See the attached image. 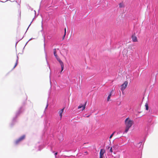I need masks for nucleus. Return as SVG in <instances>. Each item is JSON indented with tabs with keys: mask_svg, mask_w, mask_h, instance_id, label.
<instances>
[{
	"mask_svg": "<svg viewBox=\"0 0 158 158\" xmlns=\"http://www.w3.org/2000/svg\"><path fill=\"white\" fill-rule=\"evenodd\" d=\"M131 50V48H128L124 49L122 52V54L123 56L127 57L128 55H130L131 54L130 51Z\"/></svg>",
	"mask_w": 158,
	"mask_h": 158,
	"instance_id": "f03ea898",
	"label": "nucleus"
},
{
	"mask_svg": "<svg viewBox=\"0 0 158 158\" xmlns=\"http://www.w3.org/2000/svg\"><path fill=\"white\" fill-rule=\"evenodd\" d=\"M85 153H86L87 154H88V153L87 152H85Z\"/></svg>",
	"mask_w": 158,
	"mask_h": 158,
	"instance_id": "aec40b11",
	"label": "nucleus"
},
{
	"mask_svg": "<svg viewBox=\"0 0 158 158\" xmlns=\"http://www.w3.org/2000/svg\"><path fill=\"white\" fill-rule=\"evenodd\" d=\"M86 103H87V102H85V103L84 105H82L81 104L78 106V109H80L81 108H82V110H84L85 109V106H86Z\"/></svg>",
	"mask_w": 158,
	"mask_h": 158,
	"instance_id": "6e6552de",
	"label": "nucleus"
},
{
	"mask_svg": "<svg viewBox=\"0 0 158 158\" xmlns=\"http://www.w3.org/2000/svg\"><path fill=\"white\" fill-rule=\"evenodd\" d=\"M128 83V81H126L124 82V83L121 85V89L122 91H123L127 87Z\"/></svg>",
	"mask_w": 158,
	"mask_h": 158,
	"instance_id": "20e7f679",
	"label": "nucleus"
},
{
	"mask_svg": "<svg viewBox=\"0 0 158 158\" xmlns=\"http://www.w3.org/2000/svg\"><path fill=\"white\" fill-rule=\"evenodd\" d=\"M109 148H110V147H108V149H109Z\"/></svg>",
	"mask_w": 158,
	"mask_h": 158,
	"instance_id": "4be33fe9",
	"label": "nucleus"
},
{
	"mask_svg": "<svg viewBox=\"0 0 158 158\" xmlns=\"http://www.w3.org/2000/svg\"><path fill=\"white\" fill-rule=\"evenodd\" d=\"M105 152V149H102L100 150V157L99 158H103L104 157V154Z\"/></svg>",
	"mask_w": 158,
	"mask_h": 158,
	"instance_id": "423d86ee",
	"label": "nucleus"
},
{
	"mask_svg": "<svg viewBox=\"0 0 158 158\" xmlns=\"http://www.w3.org/2000/svg\"><path fill=\"white\" fill-rule=\"evenodd\" d=\"M145 107H146V110H148V104L147 103L145 104Z\"/></svg>",
	"mask_w": 158,
	"mask_h": 158,
	"instance_id": "f8f14e48",
	"label": "nucleus"
},
{
	"mask_svg": "<svg viewBox=\"0 0 158 158\" xmlns=\"http://www.w3.org/2000/svg\"><path fill=\"white\" fill-rule=\"evenodd\" d=\"M48 106V105H47L46 108H47Z\"/></svg>",
	"mask_w": 158,
	"mask_h": 158,
	"instance_id": "412c9836",
	"label": "nucleus"
},
{
	"mask_svg": "<svg viewBox=\"0 0 158 158\" xmlns=\"http://www.w3.org/2000/svg\"><path fill=\"white\" fill-rule=\"evenodd\" d=\"M64 108H63L59 111V115L60 116L61 118H62V113L64 111Z\"/></svg>",
	"mask_w": 158,
	"mask_h": 158,
	"instance_id": "1a4fd4ad",
	"label": "nucleus"
},
{
	"mask_svg": "<svg viewBox=\"0 0 158 158\" xmlns=\"http://www.w3.org/2000/svg\"><path fill=\"white\" fill-rule=\"evenodd\" d=\"M25 135H23L19 138L18 139L16 140L15 142V144H17L19 143L21 141L23 140L25 138Z\"/></svg>",
	"mask_w": 158,
	"mask_h": 158,
	"instance_id": "7ed1b4c3",
	"label": "nucleus"
},
{
	"mask_svg": "<svg viewBox=\"0 0 158 158\" xmlns=\"http://www.w3.org/2000/svg\"><path fill=\"white\" fill-rule=\"evenodd\" d=\"M125 124L126 126L125 132L127 133L133 124V121L127 118L125 120Z\"/></svg>",
	"mask_w": 158,
	"mask_h": 158,
	"instance_id": "f257e3e1",
	"label": "nucleus"
},
{
	"mask_svg": "<svg viewBox=\"0 0 158 158\" xmlns=\"http://www.w3.org/2000/svg\"><path fill=\"white\" fill-rule=\"evenodd\" d=\"M110 152L111 153L113 152L112 148V147L110 148Z\"/></svg>",
	"mask_w": 158,
	"mask_h": 158,
	"instance_id": "f3484780",
	"label": "nucleus"
},
{
	"mask_svg": "<svg viewBox=\"0 0 158 158\" xmlns=\"http://www.w3.org/2000/svg\"><path fill=\"white\" fill-rule=\"evenodd\" d=\"M115 132H114L110 136L109 138L110 139H111L112 137L113 136V135L114 134V133Z\"/></svg>",
	"mask_w": 158,
	"mask_h": 158,
	"instance_id": "2eb2a0df",
	"label": "nucleus"
},
{
	"mask_svg": "<svg viewBox=\"0 0 158 158\" xmlns=\"http://www.w3.org/2000/svg\"><path fill=\"white\" fill-rule=\"evenodd\" d=\"M123 4H122V3H120L119 4V7H120V8H121V7H123Z\"/></svg>",
	"mask_w": 158,
	"mask_h": 158,
	"instance_id": "dca6fc26",
	"label": "nucleus"
},
{
	"mask_svg": "<svg viewBox=\"0 0 158 158\" xmlns=\"http://www.w3.org/2000/svg\"><path fill=\"white\" fill-rule=\"evenodd\" d=\"M57 60L59 61V63H60L61 68V72H62L64 69V65L63 62H62V61L60 60V59L58 57H57L56 58Z\"/></svg>",
	"mask_w": 158,
	"mask_h": 158,
	"instance_id": "39448f33",
	"label": "nucleus"
},
{
	"mask_svg": "<svg viewBox=\"0 0 158 158\" xmlns=\"http://www.w3.org/2000/svg\"><path fill=\"white\" fill-rule=\"evenodd\" d=\"M131 38L133 42H138V39L135 34H133L131 36Z\"/></svg>",
	"mask_w": 158,
	"mask_h": 158,
	"instance_id": "0eeeda50",
	"label": "nucleus"
},
{
	"mask_svg": "<svg viewBox=\"0 0 158 158\" xmlns=\"http://www.w3.org/2000/svg\"><path fill=\"white\" fill-rule=\"evenodd\" d=\"M57 152H56L55 153V156H56V155H57Z\"/></svg>",
	"mask_w": 158,
	"mask_h": 158,
	"instance_id": "6ab92c4d",
	"label": "nucleus"
},
{
	"mask_svg": "<svg viewBox=\"0 0 158 158\" xmlns=\"http://www.w3.org/2000/svg\"><path fill=\"white\" fill-rule=\"evenodd\" d=\"M54 51V56H55L56 58L58 57L56 54V49L55 48L53 50Z\"/></svg>",
	"mask_w": 158,
	"mask_h": 158,
	"instance_id": "9b49d317",
	"label": "nucleus"
},
{
	"mask_svg": "<svg viewBox=\"0 0 158 158\" xmlns=\"http://www.w3.org/2000/svg\"><path fill=\"white\" fill-rule=\"evenodd\" d=\"M17 64H18L17 60H16V62L15 63V64L13 69H14L16 67V66H17Z\"/></svg>",
	"mask_w": 158,
	"mask_h": 158,
	"instance_id": "ddd939ff",
	"label": "nucleus"
},
{
	"mask_svg": "<svg viewBox=\"0 0 158 158\" xmlns=\"http://www.w3.org/2000/svg\"><path fill=\"white\" fill-rule=\"evenodd\" d=\"M90 115H88L87 116H84V117H87V118H88V117H89Z\"/></svg>",
	"mask_w": 158,
	"mask_h": 158,
	"instance_id": "a211bd4d",
	"label": "nucleus"
},
{
	"mask_svg": "<svg viewBox=\"0 0 158 158\" xmlns=\"http://www.w3.org/2000/svg\"><path fill=\"white\" fill-rule=\"evenodd\" d=\"M113 90L111 91L110 93V94H109V95L108 96L107 98V101H109L110 100V98L111 95H112V93L113 92Z\"/></svg>",
	"mask_w": 158,
	"mask_h": 158,
	"instance_id": "9d476101",
	"label": "nucleus"
},
{
	"mask_svg": "<svg viewBox=\"0 0 158 158\" xmlns=\"http://www.w3.org/2000/svg\"><path fill=\"white\" fill-rule=\"evenodd\" d=\"M64 35L63 37V39H64V38L65 36V35H66V28H64Z\"/></svg>",
	"mask_w": 158,
	"mask_h": 158,
	"instance_id": "4468645a",
	"label": "nucleus"
}]
</instances>
